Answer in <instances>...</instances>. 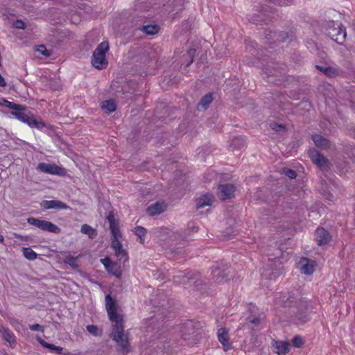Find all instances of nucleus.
<instances>
[{
    "instance_id": "nucleus-27",
    "label": "nucleus",
    "mask_w": 355,
    "mask_h": 355,
    "mask_svg": "<svg viewBox=\"0 0 355 355\" xmlns=\"http://www.w3.org/2000/svg\"><path fill=\"white\" fill-rule=\"evenodd\" d=\"M24 256L28 260H35L37 258V254L30 248H22Z\"/></svg>"
},
{
    "instance_id": "nucleus-36",
    "label": "nucleus",
    "mask_w": 355,
    "mask_h": 355,
    "mask_svg": "<svg viewBox=\"0 0 355 355\" xmlns=\"http://www.w3.org/2000/svg\"><path fill=\"white\" fill-rule=\"evenodd\" d=\"M20 106H21V105H19V104H16L12 102H10L8 101L6 105H5V107L12 110V111L17 110V109H19V107H20Z\"/></svg>"
},
{
    "instance_id": "nucleus-28",
    "label": "nucleus",
    "mask_w": 355,
    "mask_h": 355,
    "mask_svg": "<svg viewBox=\"0 0 355 355\" xmlns=\"http://www.w3.org/2000/svg\"><path fill=\"white\" fill-rule=\"evenodd\" d=\"M146 232V229L141 226H137L135 228V233L139 236L141 243H143L144 241Z\"/></svg>"
},
{
    "instance_id": "nucleus-10",
    "label": "nucleus",
    "mask_w": 355,
    "mask_h": 355,
    "mask_svg": "<svg viewBox=\"0 0 355 355\" xmlns=\"http://www.w3.org/2000/svg\"><path fill=\"white\" fill-rule=\"evenodd\" d=\"M315 267V262L307 258H302L299 261L300 271L305 275H311L313 272Z\"/></svg>"
},
{
    "instance_id": "nucleus-24",
    "label": "nucleus",
    "mask_w": 355,
    "mask_h": 355,
    "mask_svg": "<svg viewBox=\"0 0 355 355\" xmlns=\"http://www.w3.org/2000/svg\"><path fill=\"white\" fill-rule=\"evenodd\" d=\"M0 331L2 333L4 340L8 342L10 345L15 343V336L9 330L1 327L0 328Z\"/></svg>"
},
{
    "instance_id": "nucleus-38",
    "label": "nucleus",
    "mask_w": 355,
    "mask_h": 355,
    "mask_svg": "<svg viewBox=\"0 0 355 355\" xmlns=\"http://www.w3.org/2000/svg\"><path fill=\"white\" fill-rule=\"evenodd\" d=\"M284 174L286 176L289 178L290 179H294L296 177V173L295 171L291 169H287L284 171Z\"/></svg>"
},
{
    "instance_id": "nucleus-3",
    "label": "nucleus",
    "mask_w": 355,
    "mask_h": 355,
    "mask_svg": "<svg viewBox=\"0 0 355 355\" xmlns=\"http://www.w3.org/2000/svg\"><path fill=\"white\" fill-rule=\"evenodd\" d=\"M25 107L24 105L20 106L19 109L15 111H12L11 114L19 121L26 123L31 128H35L38 130H42L45 128V123L42 121H37L33 115L29 116L24 112Z\"/></svg>"
},
{
    "instance_id": "nucleus-48",
    "label": "nucleus",
    "mask_w": 355,
    "mask_h": 355,
    "mask_svg": "<svg viewBox=\"0 0 355 355\" xmlns=\"http://www.w3.org/2000/svg\"><path fill=\"white\" fill-rule=\"evenodd\" d=\"M191 62H193V59H191V60L190 61V62L187 64V66H189Z\"/></svg>"
},
{
    "instance_id": "nucleus-14",
    "label": "nucleus",
    "mask_w": 355,
    "mask_h": 355,
    "mask_svg": "<svg viewBox=\"0 0 355 355\" xmlns=\"http://www.w3.org/2000/svg\"><path fill=\"white\" fill-rule=\"evenodd\" d=\"M41 206L45 209H67L69 207L62 201L53 200H44L41 203Z\"/></svg>"
},
{
    "instance_id": "nucleus-43",
    "label": "nucleus",
    "mask_w": 355,
    "mask_h": 355,
    "mask_svg": "<svg viewBox=\"0 0 355 355\" xmlns=\"http://www.w3.org/2000/svg\"><path fill=\"white\" fill-rule=\"evenodd\" d=\"M6 85V82L4 78L0 75V87H3Z\"/></svg>"
},
{
    "instance_id": "nucleus-32",
    "label": "nucleus",
    "mask_w": 355,
    "mask_h": 355,
    "mask_svg": "<svg viewBox=\"0 0 355 355\" xmlns=\"http://www.w3.org/2000/svg\"><path fill=\"white\" fill-rule=\"evenodd\" d=\"M86 328L88 332H89L93 336H98L102 334L101 331L96 325L89 324L87 325Z\"/></svg>"
},
{
    "instance_id": "nucleus-34",
    "label": "nucleus",
    "mask_w": 355,
    "mask_h": 355,
    "mask_svg": "<svg viewBox=\"0 0 355 355\" xmlns=\"http://www.w3.org/2000/svg\"><path fill=\"white\" fill-rule=\"evenodd\" d=\"M292 343L295 347H300L304 345V341L301 337L295 336L292 340Z\"/></svg>"
},
{
    "instance_id": "nucleus-41",
    "label": "nucleus",
    "mask_w": 355,
    "mask_h": 355,
    "mask_svg": "<svg viewBox=\"0 0 355 355\" xmlns=\"http://www.w3.org/2000/svg\"><path fill=\"white\" fill-rule=\"evenodd\" d=\"M272 129L278 131V130L284 129V126L282 125H281V124L275 123V124L273 125Z\"/></svg>"
},
{
    "instance_id": "nucleus-40",
    "label": "nucleus",
    "mask_w": 355,
    "mask_h": 355,
    "mask_svg": "<svg viewBox=\"0 0 355 355\" xmlns=\"http://www.w3.org/2000/svg\"><path fill=\"white\" fill-rule=\"evenodd\" d=\"M260 320H261L260 317H256V318H253L252 319H250V322L253 324L257 325V324H259Z\"/></svg>"
},
{
    "instance_id": "nucleus-8",
    "label": "nucleus",
    "mask_w": 355,
    "mask_h": 355,
    "mask_svg": "<svg viewBox=\"0 0 355 355\" xmlns=\"http://www.w3.org/2000/svg\"><path fill=\"white\" fill-rule=\"evenodd\" d=\"M101 263L105 266L108 272L119 278L121 276V266L114 262H112L109 258L106 257L101 259Z\"/></svg>"
},
{
    "instance_id": "nucleus-6",
    "label": "nucleus",
    "mask_w": 355,
    "mask_h": 355,
    "mask_svg": "<svg viewBox=\"0 0 355 355\" xmlns=\"http://www.w3.org/2000/svg\"><path fill=\"white\" fill-rule=\"evenodd\" d=\"M37 169L45 173L58 175L60 176H64L67 173L65 168L58 166L54 164L45 162L40 163L37 166Z\"/></svg>"
},
{
    "instance_id": "nucleus-31",
    "label": "nucleus",
    "mask_w": 355,
    "mask_h": 355,
    "mask_svg": "<svg viewBox=\"0 0 355 355\" xmlns=\"http://www.w3.org/2000/svg\"><path fill=\"white\" fill-rule=\"evenodd\" d=\"M213 101V98L211 94H207L203 96L199 103V106H202L206 108Z\"/></svg>"
},
{
    "instance_id": "nucleus-5",
    "label": "nucleus",
    "mask_w": 355,
    "mask_h": 355,
    "mask_svg": "<svg viewBox=\"0 0 355 355\" xmlns=\"http://www.w3.org/2000/svg\"><path fill=\"white\" fill-rule=\"evenodd\" d=\"M27 222L30 225L35 226L44 231L52 233H59L60 232V229L56 225L47 220H40L35 218H28L27 219Z\"/></svg>"
},
{
    "instance_id": "nucleus-47",
    "label": "nucleus",
    "mask_w": 355,
    "mask_h": 355,
    "mask_svg": "<svg viewBox=\"0 0 355 355\" xmlns=\"http://www.w3.org/2000/svg\"><path fill=\"white\" fill-rule=\"evenodd\" d=\"M190 228H191L193 230V231H197V229H198V227H195L193 226L190 227Z\"/></svg>"
},
{
    "instance_id": "nucleus-11",
    "label": "nucleus",
    "mask_w": 355,
    "mask_h": 355,
    "mask_svg": "<svg viewBox=\"0 0 355 355\" xmlns=\"http://www.w3.org/2000/svg\"><path fill=\"white\" fill-rule=\"evenodd\" d=\"M272 348L273 352L278 355H285L289 352V345L285 341L272 340Z\"/></svg>"
},
{
    "instance_id": "nucleus-46",
    "label": "nucleus",
    "mask_w": 355,
    "mask_h": 355,
    "mask_svg": "<svg viewBox=\"0 0 355 355\" xmlns=\"http://www.w3.org/2000/svg\"><path fill=\"white\" fill-rule=\"evenodd\" d=\"M4 241V237L2 234H0V242H3Z\"/></svg>"
},
{
    "instance_id": "nucleus-21",
    "label": "nucleus",
    "mask_w": 355,
    "mask_h": 355,
    "mask_svg": "<svg viewBox=\"0 0 355 355\" xmlns=\"http://www.w3.org/2000/svg\"><path fill=\"white\" fill-rule=\"evenodd\" d=\"M101 109L107 114L112 113L116 110V104L113 100L103 101L101 105Z\"/></svg>"
},
{
    "instance_id": "nucleus-1",
    "label": "nucleus",
    "mask_w": 355,
    "mask_h": 355,
    "mask_svg": "<svg viewBox=\"0 0 355 355\" xmlns=\"http://www.w3.org/2000/svg\"><path fill=\"white\" fill-rule=\"evenodd\" d=\"M105 309L110 320L112 322L111 337L116 343L119 350L123 354L130 352L129 344V333L124 331L123 315L119 310L118 304L110 295L105 296Z\"/></svg>"
},
{
    "instance_id": "nucleus-23",
    "label": "nucleus",
    "mask_w": 355,
    "mask_h": 355,
    "mask_svg": "<svg viewBox=\"0 0 355 355\" xmlns=\"http://www.w3.org/2000/svg\"><path fill=\"white\" fill-rule=\"evenodd\" d=\"M80 231L83 234L88 235L90 239H94L97 236L96 230L87 224L82 225Z\"/></svg>"
},
{
    "instance_id": "nucleus-29",
    "label": "nucleus",
    "mask_w": 355,
    "mask_h": 355,
    "mask_svg": "<svg viewBox=\"0 0 355 355\" xmlns=\"http://www.w3.org/2000/svg\"><path fill=\"white\" fill-rule=\"evenodd\" d=\"M64 262L73 268H76L78 267V265L77 264V258L71 255L67 256L64 259Z\"/></svg>"
},
{
    "instance_id": "nucleus-30",
    "label": "nucleus",
    "mask_w": 355,
    "mask_h": 355,
    "mask_svg": "<svg viewBox=\"0 0 355 355\" xmlns=\"http://www.w3.org/2000/svg\"><path fill=\"white\" fill-rule=\"evenodd\" d=\"M316 68L322 71L325 75L328 76H334L336 75V71L334 68L331 67H324L321 66L316 65Z\"/></svg>"
},
{
    "instance_id": "nucleus-4",
    "label": "nucleus",
    "mask_w": 355,
    "mask_h": 355,
    "mask_svg": "<svg viewBox=\"0 0 355 355\" xmlns=\"http://www.w3.org/2000/svg\"><path fill=\"white\" fill-rule=\"evenodd\" d=\"M327 33L329 36L338 44H343L347 35L345 29L341 24L334 21L329 22Z\"/></svg>"
},
{
    "instance_id": "nucleus-37",
    "label": "nucleus",
    "mask_w": 355,
    "mask_h": 355,
    "mask_svg": "<svg viewBox=\"0 0 355 355\" xmlns=\"http://www.w3.org/2000/svg\"><path fill=\"white\" fill-rule=\"evenodd\" d=\"M14 27L18 29H25L26 24L22 20L17 19L14 23Z\"/></svg>"
},
{
    "instance_id": "nucleus-22",
    "label": "nucleus",
    "mask_w": 355,
    "mask_h": 355,
    "mask_svg": "<svg viewBox=\"0 0 355 355\" xmlns=\"http://www.w3.org/2000/svg\"><path fill=\"white\" fill-rule=\"evenodd\" d=\"M314 144L321 148H327L329 146V141L319 135H315L312 137Z\"/></svg>"
},
{
    "instance_id": "nucleus-2",
    "label": "nucleus",
    "mask_w": 355,
    "mask_h": 355,
    "mask_svg": "<svg viewBox=\"0 0 355 355\" xmlns=\"http://www.w3.org/2000/svg\"><path fill=\"white\" fill-rule=\"evenodd\" d=\"M110 49L107 42H103L98 45L93 53L92 64L97 69H105L108 65V62L105 58V54Z\"/></svg>"
},
{
    "instance_id": "nucleus-13",
    "label": "nucleus",
    "mask_w": 355,
    "mask_h": 355,
    "mask_svg": "<svg viewBox=\"0 0 355 355\" xmlns=\"http://www.w3.org/2000/svg\"><path fill=\"white\" fill-rule=\"evenodd\" d=\"M311 161L320 168H324L327 164L325 157L315 150H310L309 152Z\"/></svg>"
},
{
    "instance_id": "nucleus-15",
    "label": "nucleus",
    "mask_w": 355,
    "mask_h": 355,
    "mask_svg": "<svg viewBox=\"0 0 355 355\" xmlns=\"http://www.w3.org/2000/svg\"><path fill=\"white\" fill-rule=\"evenodd\" d=\"M218 338L225 351L232 348V344L229 342L228 332L225 329L220 328L218 329Z\"/></svg>"
},
{
    "instance_id": "nucleus-44",
    "label": "nucleus",
    "mask_w": 355,
    "mask_h": 355,
    "mask_svg": "<svg viewBox=\"0 0 355 355\" xmlns=\"http://www.w3.org/2000/svg\"><path fill=\"white\" fill-rule=\"evenodd\" d=\"M325 198L329 200V201H332L334 200V196L331 194H327L325 195Z\"/></svg>"
},
{
    "instance_id": "nucleus-18",
    "label": "nucleus",
    "mask_w": 355,
    "mask_h": 355,
    "mask_svg": "<svg viewBox=\"0 0 355 355\" xmlns=\"http://www.w3.org/2000/svg\"><path fill=\"white\" fill-rule=\"evenodd\" d=\"M214 200V197L210 194H205L196 200V207L203 208L205 206H210Z\"/></svg>"
},
{
    "instance_id": "nucleus-49",
    "label": "nucleus",
    "mask_w": 355,
    "mask_h": 355,
    "mask_svg": "<svg viewBox=\"0 0 355 355\" xmlns=\"http://www.w3.org/2000/svg\"><path fill=\"white\" fill-rule=\"evenodd\" d=\"M72 22H73V24H76V23H77L78 21H73Z\"/></svg>"
},
{
    "instance_id": "nucleus-7",
    "label": "nucleus",
    "mask_w": 355,
    "mask_h": 355,
    "mask_svg": "<svg viewBox=\"0 0 355 355\" xmlns=\"http://www.w3.org/2000/svg\"><path fill=\"white\" fill-rule=\"evenodd\" d=\"M107 220L110 223V229L112 234V241H120L122 234L119 230L118 223L114 219L113 213L110 212L107 216Z\"/></svg>"
},
{
    "instance_id": "nucleus-26",
    "label": "nucleus",
    "mask_w": 355,
    "mask_h": 355,
    "mask_svg": "<svg viewBox=\"0 0 355 355\" xmlns=\"http://www.w3.org/2000/svg\"><path fill=\"white\" fill-rule=\"evenodd\" d=\"M159 28L157 25H146L142 27V31L148 35H155L159 32Z\"/></svg>"
},
{
    "instance_id": "nucleus-45",
    "label": "nucleus",
    "mask_w": 355,
    "mask_h": 355,
    "mask_svg": "<svg viewBox=\"0 0 355 355\" xmlns=\"http://www.w3.org/2000/svg\"><path fill=\"white\" fill-rule=\"evenodd\" d=\"M196 52V50L193 49H191L189 51H188V53L190 56H193L194 55Z\"/></svg>"
},
{
    "instance_id": "nucleus-9",
    "label": "nucleus",
    "mask_w": 355,
    "mask_h": 355,
    "mask_svg": "<svg viewBox=\"0 0 355 355\" xmlns=\"http://www.w3.org/2000/svg\"><path fill=\"white\" fill-rule=\"evenodd\" d=\"M111 246L114 251L116 257L120 261L126 262L128 260V252L123 248L120 241H112Z\"/></svg>"
},
{
    "instance_id": "nucleus-16",
    "label": "nucleus",
    "mask_w": 355,
    "mask_h": 355,
    "mask_svg": "<svg viewBox=\"0 0 355 355\" xmlns=\"http://www.w3.org/2000/svg\"><path fill=\"white\" fill-rule=\"evenodd\" d=\"M220 196L223 200L231 198L233 197L235 187L230 184H220L219 186Z\"/></svg>"
},
{
    "instance_id": "nucleus-12",
    "label": "nucleus",
    "mask_w": 355,
    "mask_h": 355,
    "mask_svg": "<svg viewBox=\"0 0 355 355\" xmlns=\"http://www.w3.org/2000/svg\"><path fill=\"white\" fill-rule=\"evenodd\" d=\"M331 236L329 232L323 227H318L315 231V239L318 245H323L330 241Z\"/></svg>"
},
{
    "instance_id": "nucleus-17",
    "label": "nucleus",
    "mask_w": 355,
    "mask_h": 355,
    "mask_svg": "<svg viewBox=\"0 0 355 355\" xmlns=\"http://www.w3.org/2000/svg\"><path fill=\"white\" fill-rule=\"evenodd\" d=\"M212 275L216 282L220 283L223 282L225 277L226 272L224 266L220 267V264L217 263L212 267Z\"/></svg>"
},
{
    "instance_id": "nucleus-19",
    "label": "nucleus",
    "mask_w": 355,
    "mask_h": 355,
    "mask_svg": "<svg viewBox=\"0 0 355 355\" xmlns=\"http://www.w3.org/2000/svg\"><path fill=\"white\" fill-rule=\"evenodd\" d=\"M309 320V318L306 313V308L305 306H302V308L296 313L295 321L297 324H302L306 322Z\"/></svg>"
},
{
    "instance_id": "nucleus-35",
    "label": "nucleus",
    "mask_w": 355,
    "mask_h": 355,
    "mask_svg": "<svg viewBox=\"0 0 355 355\" xmlns=\"http://www.w3.org/2000/svg\"><path fill=\"white\" fill-rule=\"evenodd\" d=\"M189 279V277L184 275H179L175 277V282L178 284H185Z\"/></svg>"
},
{
    "instance_id": "nucleus-20",
    "label": "nucleus",
    "mask_w": 355,
    "mask_h": 355,
    "mask_svg": "<svg viewBox=\"0 0 355 355\" xmlns=\"http://www.w3.org/2000/svg\"><path fill=\"white\" fill-rule=\"evenodd\" d=\"M165 209V205L164 203L156 202L155 204L150 205L147 209V212L150 216H155L160 214Z\"/></svg>"
},
{
    "instance_id": "nucleus-42",
    "label": "nucleus",
    "mask_w": 355,
    "mask_h": 355,
    "mask_svg": "<svg viewBox=\"0 0 355 355\" xmlns=\"http://www.w3.org/2000/svg\"><path fill=\"white\" fill-rule=\"evenodd\" d=\"M8 101L5 98H0V105L4 106L6 105Z\"/></svg>"
},
{
    "instance_id": "nucleus-39",
    "label": "nucleus",
    "mask_w": 355,
    "mask_h": 355,
    "mask_svg": "<svg viewBox=\"0 0 355 355\" xmlns=\"http://www.w3.org/2000/svg\"><path fill=\"white\" fill-rule=\"evenodd\" d=\"M30 329L33 331H43L42 327L39 324H35L30 326Z\"/></svg>"
},
{
    "instance_id": "nucleus-25",
    "label": "nucleus",
    "mask_w": 355,
    "mask_h": 355,
    "mask_svg": "<svg viewBox=\"0 0 355 355\" xmlns=\"http://www.w3.org/2000/svg\"><path fill=\"white\" fill-rule=\"evenodd\" d=\"M38 341L44 347L55 351V352L58 354H61L62 353L63 348L61 347L55 346L53 344H49L41 338H39Z\"/></svg>"
},
{
    "instance_id": "nucleus-33",
    "label": "nucleus",
    "mask_w": 355,
    "mask_h": 355,
    "mask_svg": "<svg viewBox=\"0 0 355 355\" xmlns=\"http://www.w3.org/2000/svg\"><path fill=\"white\" fill-rule=\"evenodd\" d=\"M37 51L47 58L52 55V51L47 49L44 45H40L37 49Z\"/></svg>"
}]
</instances>
